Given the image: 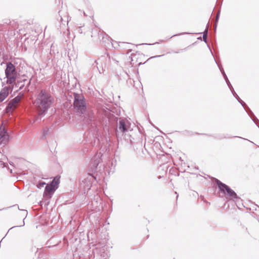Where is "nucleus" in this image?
Here are the masks:
<instances>
[{
  "instance_id": "nucleus-1",
  "label": "nucleus",
  "mask_w": 259,
  "mask_h": 259,
  "mask_svg": "<svg viewBox=\"0 0 259 259\" xmlns=\"http://www.w3.org/2000/svg\"><path fill=\"white\" fill-rule=\"evenodd\" d=\"M73 106L76 112L80 114L84 124L96 127L95 117L93 111L87 108L84 96L82 94L73 93Z\"/></svg>"
},
{
  "instance_id": "nucleus-2",
  "label": "nucleus",
  "mask_w": 259,
  "mask_h": 259,
  "mask_svg": "<svg viewBox=\"0 0 259 259\" xmlns=\"http://www.w3.org/2000/svg\"><path fill=\"white\" fill-rule=\"evenodd\" d=\"M102 156L101 153H96L91 159L89 168L90 172L88 173L87 177L82 180L80 184L85 191L90 190L93 183L96 180L94 174L102 170V166L101 165H99V164L102 161Z\"/></svg>"
},
{
  "instance_id": "nucleus-3",
  "label": "nucleus",
  "mask_w": 259,
  "mask_h": 259,
  "mask_svg": "<svg viewBox=\"0 0 259 259\" xmlns=\"http://www.w3.org/2000/svg\"><path fill=\"white\" fill-rule=\"evenodd\" d=\"M54 98L47 91L41 90L37 95L35 103L38 116L42 117L48 112L54 102Z\"/></svg>"
},
{
  "instance_id": "nucleus-4",
  "label": "nucleus",
  "mask_w": 259,
  "mask_h": 259,
  "mask_svg": "<svg viewBox=\"0 0 259 259\" xmlns=\"http://www.w3.org/2000/svg\"><path fill=\"white\" fill-rule=\"evenodd\" d=\"M118 120V117L112 113L111 111L107 110L100 115L99 123L106 134L109 135L110 133L113 132Z\"/></svg>"
},
{
  "instance_id": "nucleus-5",
  "label": "nucleus",
  "mask_w": 259,
  "mask_h": 259,
  "mask_svg": "<svg viewBox=\"0 0 259 259\" xmlns=\"http://www.w3.org/2000/svg\"><path fill=\"white\" fill-rule=\"evenodd\" d=\"M5 73L7 78L6 82L8 84H13L14 83H15L17 78L19 75L16 69V66L11 62H8L6 63Z\"/></svg>"
},
{
  "instance_id": "nucleus-6",
  "label": "nucleus",
  "mask_w": 259,
  "mask_h": 259,
  "mask_svg": "<svg viewBox=\"0 0 259 259\" xmlns=\"http://www.w3.org/2000/svg\"><path fill=\"white\" fill-rule=\"evenodd\" d=\"M213 181L217 185L219 191L223 194L227 195L230 199H237L238 198L236 192L229 186L217 178H213Z\"/></svg>"
},
{
  "instance_id": "nucleus-7",
  "label": "nucleus",
  "mask_w": 259,
  "mask_h": 259,
  "mask_svg": "<svg viewBox=\"0 0 259 259\" xmlns=\"http://www.w3.org/2000/svg\"><path fill=\"white\" fill-rule=\"evenodd\" d=\"M60 177H55L50 183L46 186L44 197L47 199L51 198L55 191L58 189Z\"/></svg>"
},
{
  "instance_id": "nucleus-8",
  "label": "nucleus",
  "mask_w": 259,
  "mask_h": 259,
  "mask_svg": "<svg viewBox=\"0 0 259 259\" xmlns=\"http://www.w3.org/2000/svg\"><path fill=\"white\" fill-rule=\"evenodd\" d=\"M131 122L125 118L120 117L119 119V123L114 128L113 133L118 138L119 134L122 135L127 132L131 127Z\"/></svg>"
},
{
  "instance_id": "nucleus-9",
  "label": "nucleus",
  "mask_w": 259,
  "mask_h": 259,
  "mask_svg": "<svg viewBox=\"0 0 259 259\" xmlns=\"http://www.w3.org/2000/svg\"><path fill=\"white\" fill-rule=\"evenodd\" d=\"M218 67H219V69L220 70V71L221 72V73L226 82V83L227 84L229 88L230 89V91H231L232 94H233V96L237 100L238 102L239 103H240V104L243 106V108L245 110H246V107H247V106L246 105L245 103L240 98V97L238 96V95L235 92V91L233 88V86L232 85L229 80L228 79V78L226 74L225 73L222 66H221L220 64H218Z\"/></svg>"
},
{
  "instance_id": "nucleus-10",
  "label": "nucleus",
  "mask_w": 259,
  "mask_h": 259,
  "mask_svg": "<svg viewBox=\"0 0 259 259\" xmlns=\"http://www.w3.org/2000/svg\"><path fill=\"white\" fill-rule=\"evenodd\" d=\"M91 36L93 38H95L97 36V40L98 39L101 40L102 39L103 41L105 42H107V41L111 42V41H112V39L108 35L104 32H100L97 29L92 30Z\"/></svg>"
},
{
  "instance_id": "nucleus-11",
  "label": "nucleus",
  "mask_w": 259,
  "mask_h": 259,
  "mask_svg": "<svg viewBox=\"0 0 259 259\" xmlns=\"http://www.w3.org/2000/svg\"><path fill=\"white\" fill-rule=\"evenodd\" d=\"M9 135L4 127H0V145H5L9 141Z\"/></svg>"
},
{
  "instance_id": "nucleus-12",
  "label": "nucleus",
  "mask_w": 259,
  "mask_h": 259,
  "mask_svg": "<svg viewBox=\"0 0 259 259\" xmlns=\"http://www.w3.org/2000/svg\"><path fill=\"white\" fill-rule=\"evenodd\" d=\"M13 87L6 86L0 91V103L2 102L9 95V92L13 90Z\"/></svg>"
},
{
  "instance_id": "nucleus-13",
  "label": "nucleus",
  "mask_w": 259,
  "mask_h": 259,
  "mask_svg": "<svg viewBox=\"0 0 259 259\" xmlns=\"http://www.w3.org/2000/svg\"><path fill=\"white\" fill-rule=\"evenodd\" d=\"M248 113L249 115L251 118L252 120L253 121V122L256 124L259 125V120L255 116L253 113L251 111V110L250 109V108L247 106L246 107V110H245Z\"/></svg>"
},
{
  "instance_id": "nucleus-14",
  "label": "nucleus",
  "mask_w": 259,
  "mask_h": 259,
  "mask_svg": "<svg viewBox=\"0 0 259 259\" xmlns=\"http://www.w3.org/2000/svg\"><path fill=\"white\" fill-rule=\"evenodd\" d=\"M25 80H26V79H24L22 80H17V81H16L15 83H14L13 84H12L13 85L12 87L13 88V85L15 84L16 87L19 88V90H22L24 87V82Z\"/></svg>"
},
{
  "instance_id": "nucleus-15",
  "label": "nucleus",
  "mask_w": 259,
  "mask_h": 259,
  "mask_svg": "<svg viewBox=\"0 0 259 259\" xmlns=\"http://www.w3.org/2000/svg\"><path fill=\"white\" fill-rule=\"evenodd\" d=\"M15 108L16 107L14 106H13V104L10 103L9 102L5 108L6 112L7 113H10L11 112L12 110Z\"/></svg>"
},
{
  "instance_id": "nucleus-16",
  "label": "nucleus",
  "mask_w": 259,
  "mask_h": 259,
  "mask_svg": "<svg viewBox=\"0 0 259 259\" xmlns=\"http://www.w3.org/2000/svg\"><path fill=\"white\" fill-rule=\"evenodd\" d=\"M20 100V98L18 96L15 97L13 99H12L10 103L13 104V106L16 107V104H17Z\"/></svg>"
},
{
  "instance_id": "nucleus-17",
  "label": "nucleus",
  "mask_w": 259,
  "mask_h": 259,
  "mask_svg": "<svg viewBox=\"0 0 259 259\" xmlns=\"http://www.w3.org/2000/svg\"><path fill=\"white\" fill-rule=\"evenodd\" d=\"M3 24H6V25H13L15 22L14 21H11L9 19H5L3 21Z\"/></svg>"
},
{
  "instance_id": "nucleus-18",
  "label": "nucleus",
  "mask_w": 259,
  "mask_h": 259,
  "mask_svg": "<svg viewBox=\"0 0 259 259\" xmlns=\"http://www.w3.org/2000/svg\"><path fill=\"white\" fill-rule=\"evenodd\" d=\"M107 55L108 57L109 60H110L111 63H114L117 64L118 61L115 58H113V57H111L108 54H107Z\"/></svg>"
},
{
  "instance_id": "nucleus-19",
  "label": "nucleus",
  "mask_w": 259,
  "mask_h": 259,
  "mask_svg": "<svg viewBox=\"0 0 259 259\" xmlns=\"http://www.w3.org/2000/svg\"><path fill=\"white\" fill-rule=\"evenodd\" d=\"M45 185H46V183L45 182H43V181H39L37 185H36V187L38 188V189H41V188H42Z\"/></svg>"
},
{
  "instance_id": "nucleus-20",
  "label": "nucleus",
  "mask_w": 259,
  "mask_h": 259,
  "mask_svg": "<svg viewBox=\"0 0 259 259\" xmlns=\"http://www.w3.org/2000/svg\"><path fill=\"white\" fill-rule=\"evenodd\" d=\"M220 11H219L216 16V18H215V24L214 25V29L215 30L217 28V23H218V22L219 21V18H220Z\"/></svg>"
},
{
  "instance_id": "nucleus-21",
  "label": "nucleus",
  "mask_w": 259,
  "mask_h": 259,
  "mask_svg": "<svg viewBox=\"0 0 259 259\" xmlns=\"http://www.w3.org/2000/svg\"><path fill=\"white\" fill-rule=\"evenodd\" d=\"M54 46L53 45V44H52L51 46V49H50V55H52V54H54L55 53V52L54 51Z\"/></svg>"
},
{
  "instance_id": "nucleus-22",
  "label": "nucleus",
  "mask_w": 259,
  "mask_h": 259,
  "mask_svg": "<svg viewBox=\"0 0 259 259\" xmlns=\"http://www.w3.org/2000/svg\"><path fill=\"white\" fill-rule=\"evenodd\" d=\"M49 129L48 128H45L43 131L44 136H46L49 133Z\"/></svg>"
},
{
  "instance_id": "nucleus-23",
  "label": "nucleus",
  "mask_w": 259,
  "mask_h": 259,
  "mask_svg": "<svg viewBox=\"0 0 259 259\" xmlns=\"http://www.w3.org/2000/svg\"><path fill=\"white\" fill-rule=\"evenodd\" d=\"M208 34V27L206 26L205 30L203 32V35L207 36Z\"/></svg>"
},
{
  "instance_id": "nucleus-24",
  "label": "nucleus",
  "mask_w": 259,
  "mask_h": 259,
  "mask_svg": "<svg viewBox=\"0 0 259 259\" xmlns=\"http://www.w3.org/2000/svg\"><path fill=\"white\" fill-rule=\"evenodd\" d=\"M133 140H134V138L131 139V136H129V140L128 139L125 138V140L127 141V142H130L131 144L133 143Z\"/></svg>"
},
{
  "instance_id": "nucleus-25",
  "label": "nucleus",
  "mask_w": 259,
  "mask_h": 259,
  "mask_svg": "<svg viewBox=\"0 0 259 259\" xmlns=\"http://www.w3.org/2000/svg\"><path fill=\"white\" fill-rule=\"evenodd\" d=\"M216 138H218L219 139L222 140L223 139L227 138L224 135H219L218 137H215Z\"/></svg>"
},
{
  "instance_id": "nucleus-26",
  "label": "nucleus",
  "mask_w": 259,
  "mask_h": 259,
  "mask_svg": "<svg viewBox=\"0 0 259 259\" xmlns=\"http://www.w3.org/2000/svg\"><path fill=\"white\" fill-rule=\"evenodd\" d=\"M203 40L206 43H207V36L203 35L202 36Z\"/></svg>"
},
{
  "instance_id": "nucleus-27",
  "label": "nucleus",
  "mask_w": 259,
  "mask_h": 259,
  "mask_svg": "<svg viewBox=\"0 0 259 259\" xmlns=\"http://www.w3.org/2000/svg\"><path fill=\"white\" fill-rule=\"evenodd\" d=\"M234 137H235V138H241V139H244V140H247V141H249V142H250L252 143L253 144H254L252 142H251V141H249V140H247V139H245V138H242V137H241L235 136Z\"/></svg>"
},
{
  "instance_id": "nucleus-28",
  "label": "nucleus",
  "mask_w": 259,
  "mask_h": 259,
  "mask_svg": "<svg viewBox=\"0 0 259 259\" xmlns=\"http://www.w3.org/2000/svg\"><path fill=\"white\" fill-rule=\"evenodd\" d=\"M186 49H180L178 51H175V52H173L174 53H179L181 52H182L183 50H185Z\"/></svg>"
},
{
  "instance_id": "nucleus-29",
  "label": "nucleus",
  "mask_w": 259,
  "mask_h": 259,
  "mask_svg": "<svg viewBox=\"0 0 259 259\" xmlns=\"http://www.w3.org/2000/svg\"><path fill=\"white\" fill-rule=\"evenodd\" d=\"M213 59H215L214 56H213ZM214 61H215V62L217 64H220L222 66L221 64V63H219L216 60H214ZM217 65L218 66V65Z\"/></svg>"
},
{
  "instance_id": "nucleus-30",
  "label": "nucleus",
  "mask_w": 259,
  "mask_h": 259,
  "mask_svg": "<svg viewBox=\"0 0 259 259\" xmlns=\"http://www.w3.org/2000/svg\"><path fill=\"white\" fill-rule=\"evenodd\" d=\"M213 59H215L214 56H213ZM214 61H215V62L217 64H220L222 66L221 64V63H219L216 60H214ZM217 65L218 66V65Z\"/></svg>"
},
{
  "instance_id": "nucleus-31",
  "label": "nucleus",
  "mask_w": 259,
  "mask_h": 259,
  "mask_svg": "<svg viewBox=\"0 0 259 259\" xmlns=\"http://www.w3.org/2000/svg\"><path fill=\"white\" fill-rule=\"evenodd\" d=\"M163 56V55H157V56H154V57H152V58H157V57H161Z\"/></svg>"
},
{
  "instance_id": "nucleus-32",
  "label": "nucleus",
  "mask_w": 259,
  "mask_h": 259,
  "mask_svg": "<svg viewBox=\"0 0 259 259\" xmlns=\"http://www.w3.org/2000/svg\"><path fill=\"white\" fill-rule=\"evenodd\" d=\"M183 33H181V34H175V35H172L171 37H170L169 38H171L172 37H174L175 36H177V35H180V34H182Z\"/></svg>"
},
{
  "instance_id": "nucleus-33",
  "label": "nucleus",
  "mask_w": 259,
  "mask_h": 259,
  "mask_svg": "<svg viewBox=\"0 0 259 259\" xmlns=\"http://www.w3.org/2000/svg\"><path fill=\"white\" fill-rule=\"evenodd\" d=\"M207 46L208 48H209V49L210 50V52H211V54L213 55V54H212V51H211V49H210V47H209V45H208V44H207Z\"/></svg>"
},
{
  "instance_id": "nucleus-34",
  "label": "nucleus",
  "mask_w": 259,
  "mask_h": 259,
  "mask_svg": "<svg viewBox=\"0 0 259 259\" xmlns=\"http://www.w3.org/2000/svg\"><path fill=\"white\" fill-rule=\"evenodd\" d=\"M23 220H24V219ZM24 225H25L24 221H23V224L20 225V226H19V227L24 226Z\"/></svg>"
},
{
  "instance_id": "nucleus-35",
  "label": "nucleus",
  "mask_w": 259,
  "mask_h": 259,
  "mask_svg": "<svg viewBox=\"0 0 259 259\" xmlns=\"http://www.w3.org/2000/svg\"><path fill=\"white\" fill-rule=\"evenodd\" d=\"M120 43L122 45H128V43H125V42H120Z\"/></svg>"
},
{
  "instance_id": "nucleus-36",
  "label": "nucleus",
  "mask_w": 259,
  "mask_h": 259,
  "mask_svg": "<svg viewBox=\"0 0 259 259\" xmlns=\"http://www.w3.org/2000/svg\"><path fill=\"white\" fill-rule=\"evenodd\" d=\"M158 42H156L155 43H154V44H157ZM146 45H147V44H146ZM149 45H150L151 44H148ZM152 45H154V44H152Z\"/></svg>"
},
{
  "instance_id": "nucleus-37",
  "label": "nucleus",
  "mask_w": 259,
  "mask_h": 259,
  "mask_svg": "<svg viewBox=\"0 0 259 259\" xmlns=\"http://www.w3.org/2000/svg\"><path fill=\"white\" fill-rule=\"evenodd\" d=\"M198 39H200V40H202V39H201V37H198Z\"/></svg>"
},
{
  "instance_id": "nucleus-38",
  "label": "nucleus",
  "mask_w": 259,
  "mask_h": 259,
  "mask_svg": "<svg viewBox=\"0 0 259 259\" xmlns=\"http://www.w3.org/2000/svg\"><path fill=\"white\" fill-rule=\"evenodd\" d=\"M24 210L25 211H26V214H27V210Z\"/></svg>"
}]
</instances>
